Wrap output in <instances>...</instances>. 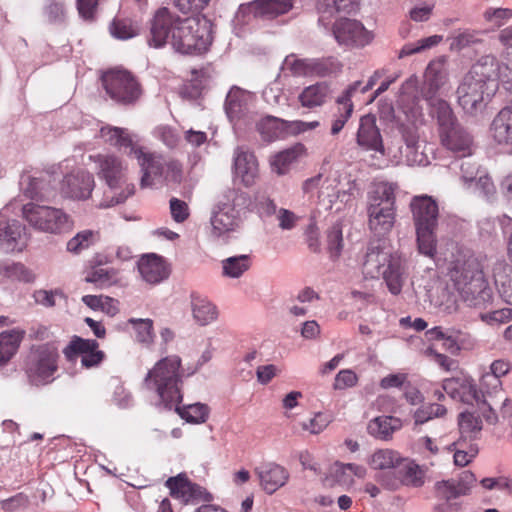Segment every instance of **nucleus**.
I'll return each instance as SVG.
<instances>
[{
	"instance_id": "obj_24",
	"label": "nucleus",
	"mask_w": 512,
	"mask_h": 512,
	"mask_svg": "<svg viewBox=\"0 0 512 512\" xmlns=\"http://www.w3.org/2000/svg\"><path fill=\"white\" fill-rule=\"evenodd\" d=\"M448 74L445 64L441 60L431 61L424 73L422 94L425 99H433L440 89L447 83Z\"/></svg>"
},
{
	"instance_id": "obj_59",
	"label": "nucleus",
	"mask_w": 512,
	"mask_h": 512,
	"mask_svg": "<svg viewBox=\"0 0 512 512\" xmlns=\"http://www.w3.org/2000/svg\"><path fill=\"white\" fill-rule=\"evenodd\" d=\"M480 319L489 325L507 323L512 319V309L503 308L488 313H482L480 314Z\"/></svg>"
},
{
	"instance_id": "obj_28",
	"label": "nucleus",
	"mask_w": 512,
	"mask_h": 512,
	"mask_svg": "<svg viewBox=\"0 0 512 512\" xmlns=\"http://www.w3.org/2000/svg\"><path fill=\"white\" fill-rule=\"evenodd\" d=\"M331 89L326 82H317L305 87L298 95L302 107L315 109L323 106L330 98Z\"/></svg>"
},
{
	"instance_id": "obj_63",
	"label": "nucleus",
	"mask_w": 512,
	"mask_h": 512,
	"mask_svg": "<svg viewBox=\"0 0 512 512\" xmlns=\"http://www.w3.org/2000/svg\"><path fill=\"white\" fill-rule=\"evenodd\" d=\"M476 41V35L473 32L459 31L451 37L450 47L453 50H461Z\"/></svg>"
},
{
	"instance_id": "obj_13",
	"label": "nucleus",
	"mask_w": 512,
	"mask_h": 512,
	"mask_svg": "<svg viewBox=\"0 0 512 512\" xmlns=\"http://www.w3.org/2000/svg\"><path fill=\"white\" fill-rule=\"evenodd\" d=\"M58 350L50 344L39 346L28 358L26 373L30 381L36 385L51 381L58 369Z\"/></svg>"
},
{
	"instance_id": "obj_40",
	"label": "nucleus",
	"mask_w": 512,
	"mask_h": 512,
	"mask_svg": "<svg viewBox=\"0 0 512 512\" xmlns=\"http://www.w3.org/2000/svg\"><path fill=\"white\" fill-rule=\"evenodd\" d=\"M99 239L100 232L98 230H82L67 242V251L73 254H80L98 242Z\"/></svg>"
},
{
	"instance_id": "obj_34",
	"label": "nucleus",
	"mask_w": 512,
	"mask_h": 512,
	"mask_svg": "<svg viewBox=\"0 0 512 512\" xmlns=\"http://www.w3.org/2000/svg\"><path fill=\"white\" fill-rule=\"evenodd\" d=\"M402 426L401 420L392 416H379L372 419L367 426L368 433L381 440H389L393 433Z\"/></svg>"
},
{
	"instance_id": "obj_3",
	"label": "nucleus",
	"mask_w": 512,
	"mask_h": 512,
	"mask_svg": "<svg viewBox=\"0 0 512 512\" xmlns=\"http://www.w3.org/2000/svg\"><path fill=\"white\" fill-rule=\"evenodd\" d=\"M363 273L366 277L377 279L383 277L389 291L398 295L403 286L404 267L401 257L388 246L380 243L368 247Z\"/></svg>"
},
{
	"instance_id": "obj_11",
	"label": "nucleus",
	"mask_w": 512,
	"mask_h": 512,
	"mask_svg": "<svg viewBox=\"0 0 512 512\" xmlns=\"http://www.w3.org/2000/svg\"><path fill=\"white\" fill-rule=\"evenodd\" d=\"M23 217L37 230L59 234L71 230L73 221L61 209L27 203L23 206Z\"/></svg>"
},
{
	"instance_id": "obj_61",
	"label": "nucleus",
	"mask_w": 512,
	"mask_h": 512,
	"mask_svg": "<svg viewBox=\"0 0 512 512\" xmlns=\"http://www.w3.org/2000/svg\"><path fill=\"white\" fill-rule=\"evenodd\" d=\"M170 213L172 216V219L177 223H183L185 220L188 219L190 213H189V207L188 204L180 200L178 198H171L170 199Z\"/></svg>"
},
{
	"instance_id": "obj_46",
	"label": "nucleus",
	"mask_w": 512,
	"mask_h": 512,
	"mask_svg": "<svg viewBox=\"0 0 512 512\" xmlns=\"http://www.w3.org/2000/svg\"><path fill=\"white\" fill-rule=\"evenodd\" d=\"M459 429L462 435L469 438H476L482 430V420L478 415L472 412H463L458 419Z\"/></svg>"
},
{
	"instance_id": "obj_36",
	"label": "nucleus",
	"mask_w": 512,
	"mask_h": 512,
	"mask_svg": "<svg viewBox=\"0 0 512 512\" xmlns=\"http://www.w3.org/2000/svg\"><path fill=\"white\" fill-rule=\"evenodd\" d=\"M402 456L392 449L376 450L369 458L368 464L374 470L393 471L401 463Z\"/></svg>"
},
{
	"instance_id": "obj_55",
	"label": "nucleus",
	"mask_w": 512,
	"mask_h": 512,
	"mask_svg": "<svg viewBox=\"0 0 512 512\" xmlns=\"http://www.w3.org/2000/svg\"><path fill=\"white\" fill-rule=\"evenodd\" d=\"M343 247L342 229L339 225H333L327 231V249L331 258H338Z\"/></svg>"
},
{
	"instance_id": "obj_57",
	"label": "nucleus",
	"mask_w": 512,
	"mask_h": 512,
	"mask_svg": "<svg viewBox=\"0 0 512 512\" xmlns=\"http://www.w3.org/2000/svg\"><path fill=\"white\" fill-rule=\"evenodd\" d=\"M116 277L113 269L97 268L93 270L86 278V282L94 283L99 287L110 285Z\"/></svg>"
},
{
	"instance_id": "obj_16",
	"label": "nucleus",
	"mask_w": 512,
	"mask_h": 512,
	"mask_svg": "<svg viewBox=\"0 0 512 512\" xmlns=\"http://www.w3.org/2000/svg\"><path fill=\"white\" fill-rule=\"evenodd\" d=\"M63 354L69 362H74L78 356H81V364L87 369L99 366L105 358V353L99 349V343L96 340L84 339L76 335L63 349Z\"/></svg>"
},
{
	"instance_id": "obj_6",
	"label": "nucleus",
	"mask_w": 512,
	"mask_h": 512,
	"mask_svg": "<svg viewBox=\"0 0 512 512\" xmlns=\"http://www.w3.org/2000/svg\"><path fill=\"white\" fill-rule=\"evenodd\" d=\"M396 187L382 182L369 194L367 205L368 227L375 236L391 232L396 221Z\"/></svg>"
},
{
	"instance_id": "obj_30",
	"label": "nucleus",
	"mask_w": 512,
	"mask_h": 512,
	"mask_svg": "<svg viewBox=\"0 0 512 512\" xmlns=\"http://www.w3.org/2000/svg\"><path fill=\"white\" fill-rule=\"evenodd\" d=\"M292 0H255L250 9L255 17L273 19L291 10Z\"/></svg>"
},
{
	"instance_id": "obj_43",
	"label": "nucleus",
	"mask_w": 512,
	"mask_h": 512,
	"mask_svg": "<svg viewBox=\"0 0 512 512\" xmlns=\"http://www.w3.org/2000/svg\"><path fill=\"white\" fill-rule=\"evenodd\" d=\"M303 149V145L299 144L276 154L271 160L273 171L278 175L285 174L289 170L290 165L299 157Z\"/></svg>"
},
{
	"instance_id": "obj_54",
	"label": "nucleus",
	"mask_w": 512,
	"mask_h": 512,
	"mask_svg": "<svg viewBox=\"0 0 512 512\" xmlns=\"http://www.w3.org/2000/svg\"><path fill=\"white\" fill-rule=\"evenodd\" d=\"M331 422L330 417L322 412H317L312 418L307 421L300 422V427L303 431H307L311 434L321 433Z\"/></svg>"
},
{
	"instance_id": "obj_32",
	"label": "nucleus",
	"mask_w": 512,
	"mask_h": 512,
	"mask_svg": "<svg viewBox=\"0 0 512 512\" xmlns=\"http://www.w3.org/2000/svg\"><path fill=\"white\" fill-rule=\"evenodd\" d=\"M99 133L105 143L118 149L129 148L131 154H134L139 147L134 143L132 135L125 128L104 126Z\"/></svg>"
},
{
	"instance_id": "obj_44",
	"label": "nucleus",
	"mask_w": 512,
	"mask_h": 512,
	"mask_svg": "<svg viewBox=\"0 0 512 512\" xmlns=\"http://www.w3.org/2000/svg\"><path fill=\"white\" fill-rule=\"evenodd\" d=\"M251 267V259L248 255L229 257L222 261L223 275L238 278Z\"/></svg>"
},
{
	"instance_id": "obj_45",
	"label": "nucleus",
	"mask_w": 512,
	"mask_h": 512,
	"mask_svg": "<svg viewBox=\"0 0 512 512\" xmlns=\"http://www.w3.org/2000/svg\"><path fill=\"white\" fill-rule=\"evenodd\" d=\"M359 7V0H317V9L321 13L332 15L335 12L350 14Z\"/></svg>"
},
{
	"instance_id": "obj_20",
	"label": "nucleus",
	"mask_w": 512,
	"mask_h": 512,
	"mask_svg": "<svg viewBox=\"0 0 512 512\" xmlns=\"http://www.w3.org/2000/svg\"><path fill=\"white\" fill-rule=\"evenodd\" d=\"M25 226L18 220L0 216V245L8 251L21 252L27 246Z\"/></svg>"
},
{
	"instance_id": "obj_48",
	"label": "nucleus",
	"mask_w": 512,
	"mask_h": 512,
	"mask_svg": "<svg viewBox=\"0 0 512 512\" xmlns=\"http://www.w3.org/2000/svg\"><path fill=\"white\" fill-rule=\"evenodd\" d=\"M446 413L447 409L443 405L437 403L428 404L421 406L415 411L414 421L416 425H422L434 418L444 417Z\"/></svg>"
},
{
	"instance_id": "obj_1",
	"label": "nucleus",
	"mask_w": 512,
	"mask_h": 512,
	"mask_svg": "<svg viewBox=\"0 0 512 512\" xmlns=\"http://www.w3.org/2000/svg\"><path fill=\"white\" fill-rule=\"evenodd\" d=\"M184 370L182 361L178 355H170L157 361L145 377L147 389L154 391L160 403L167 409H175L182 418L190 423L205 422L209 409L201 403L191 404L182 410L179 404L182 402V378Z\"/></svg>"
},
{
	"instance_id": "obj_60",
	"label": "nucleus",
	"mask_w": 512,
	"mask_h": 512,
	"mask_svg": "<svg viewBox=\"0 0 512 512\" xmlns=\"http://www.w3.org/2000/svg\"><path fill=\"white\" fill-rule=\"evenodd\" d=\"M452 445L455 447L453 458L457 466L464 467L468 465L478 454V448L475 445H470L467 451L457 448L461 446L460 442L453 443Z\"/></svg>"
},
{
	"instance_id": "obj_25",
	"label": "nucleus",
	"mask_w": 512,
	"mask_h": 512,
	"mask_svg": "<svg viewBox=\"0 0 512 512\" xmlns=\"http://www.w3.org/2000/svg\"><path fill=\"white\" fill-rule=\"evenodd\" d=\"M357 143L366 150L384 153L381 134L373 117L364 116L360 119Z\"/></svg>"
},
{
	"instance_id": "obj_31",
	"label": "nucleus",
	"mask_w": 512,
	"mask_h": 512,
	"mask_svg": "<svg viewBox=\"0 0 512 512\" xmlns=\"http://www.w3.org/2000/svg\"><path fill=\"white\" fill-rule=\"evenodd\" d=\"M360 86L361 81H355L354 83L349 85L339 96V102L344 103V112L340 111V114L335 115V119L333 120L331 125L332 135H337L352 116L354 110L352 97L354 93L360 88Z\"/></svg>"
},
{
	"instance_id": "obj_62",
	"label": "nucleus",
	"mask_w": 512,
	"mask_h": 512,
	"mask_svg": "<svg viewBox=\"0 0 512 512\" xmlns=\"http://www.w3.org/2000/svg\"><path fill=\"white\" fill-rule=\"evenodd\" d=\"M330 475L340 485L350 486L353 484V478L350 476L347 464L335 462L330 467Z\"/></svg>"
},
{
	"instance_id": "obj_38",
	"label": "nucleus",
	"mask_w": 512,
	"mask_h": 512,
	"mask_svg": "<svg viewBox=\"0 0 512 512\" xmlns=\"http://www.w3.org/2000/svg\"><path fill=\"white\" fill-rule=\"evenodd\" d=\"M191 305L193 317L200 325H207L217 318V308L209 300L193 294Z\"/></svg>"
},
{
	"instance_id": "obj_58",
	"label": "nucleus",
	"mask_w": 512,
	"mask_h": 512,
	"mask_svg": "<svg viewBox=\"0 0 512 512\" xmlns=\"http://www.w3.org/2000/svg\"><path fill=\"white\" fill-rule=\"evenodd\" d=\"M358 383L357 374L351 369L340 370L334 379L333 388L335 390H345L355 387Z\"/></svg>"
},
{
	"instance_id": "obj_52",
	"label": "nucleus",
	"mask_w": 512,
	"mask_h": 512,
	"mask_svg": "<svg viewBox=\"0 0 512 512\" xmlns=\"http://www.w3.org/2000/svg\"><path fill=\"white\" fill-rule=\"evenodd\" d=\"M435 495L439 499L448 501L465 495V490L459 488L456 480H444L435 484Z\"/></svg>"
},
{
	"instance_id": "obj_14",
	"label": "nucleus",
	"mask_w": 512,
	"mask_h": 512,
	"mask_svg": "<svg viewBox=\"0 0 512 512\" xmlns=\"http://www.w3.org/2000/svg\"><path fill=\"white\" fill-rule=\"evenodd\" d=\"M285 69L295 77H326L341 71L342 65L332 57L297 58L295 54L286 56Z\"/></svg>"
},
{
	"instance_id": "obj_21",
	"label": "nucleus",
	"mask_w": 512,
	"mask_h": 512,
	"mask_svg": "<svg viewBox=\"0 0 512 512\" xmlns=\"http://www.w3.org/2000/svg\"><path fill=\"white\" fill-rule=\"evenodd\" d=\"M443 390L453 399H457L463 403L472 404L483 400L480 390L471 378H449L445 379L442 384Z\"/></svg>"
},
{
	"instance_id": "obj_5",
	"label": "nucleus",
	"mask_w": 512,
	"mask_h": 512,
	"mask_svg": "<svg viewBox=\"0 0 512 512\" xmlns=\"http://www.w3.org/2000/svg\"><path fill=\"white\" fill-rule=\"evenodd\" d=\"M89 158L96 165L98 178L104 181L112 191L121 190L109 201L100 202L99 207L107 208L122 203L134 194L135 187L128 183V166L123 159L115 154H96Z\"/></svg>"
},
{
	"instance_id": "obj_42",
	"label": "nucleus",
	"mask_w": 512,
	"mask_h": 512,
	"mask_svg": "<svg viewBox=\"0 0 512 512\" xmlns=\"http://www.w3.org/2000/svg\"><path fill=\"white\" fill-rule=\"evenodd\" d=\"M110 34L118 40H129L139 34L138 24L129 18H114L109 25Z\"/></svg>"
},
{
	"instance_id": "obj_12",
	"label": "nucleus",
	"mask_w": 512,
	"mask_h": 512,
	"mask_svg": "<svg viewBox=\"0 0 512 512\" xmlns=\"http://www.w3.org/2000/svg\"><path fill=\"white\" fill-rule=\"evenodd\" d=\"M426 471L415 460L401 458V463L393 471L380 473L376 481L385 489L395 491L402 486L420 488L426 482Z\"/></svg>"
},
{
	"instance_id": "obj_23",
	"label": "nucleus",
	"mask_w": 512,
	"mask_h": 512,
	"mask_svg": "<svg viewBox=\"0 0 512 512\" xmlns=\"http://www.w3.org/2000/svg\"><path fill=\"white\" fill-rule=\"evenodd\" d=\"M138 271L149 284H158L167 279L170 270L165 260L156 254H147L138 261Z\"/></svg>"
},
{
	"instance_id": "obj_19",
	"label": "nucleus",
	"mask_w": 512,
	"mask_h": 512,
	"mask_svg": "<svg viewBox=\"0 0 512 512\" xmlns=\"http://www.w3.org/2000/svg\"><path fill=\"white\" fill-rule=\"evenodd\" d=\"M94 186L93 175L86 170H79L65 176L62 192L69 198L84 200L90 197Z\"/></svg>"
},
{
	"instance_id": "obj_26",
	"label": "nucleus",
	"mask_w": 512,
	"mask_h": 512,
	"mask_svg": "<svg viewBox=\"0 0 512 512\" xmlns=\"http://www.w3.org/2000/svg\"><path fill=\"white\" fill-rule=\"evenodd\" d=\"M260 484L263 489L272 494L277 491L280 487H282L289 478L288 471L275 463H269L257 470Z\"/></svg>"
},
{
	"instance_id": "obj_8",
	"label": "nucleus",
	"mask_w": 512,
	"mask_h": 512,
	"mask_svg": "<svg viewBox=\"0 0 512 512\" xmlns=\"http://www.w3.org/2000/svg\"><path fill=\"white\" fill-rule=\"evenodd\" d=\"M171 46L181 54H201L212 43L211 24L206 18H181Z\"/></svg>"
},
{
	"instance_id": "obj_4",
	"label": "nucleus",
	"mask_w": 512,
	"mask_h": 512,
	"mask_svg": "<svg viewBox=\"0 0 512 512\" xmlns=\"http://www.w3.org/2000/svg\"><path fill=\"white\" fill-rule=\"evenodd\" d=\"M419 252L433 257L436 253V229L438 226L439 207L428 195L414 196L410 202Z\"/></svg>"
},
{
	"instance_id": "obj_56",
	"label": "nucleus",
	"mask_w": 512,
	"mask_h": 512,
	"mask_svg": "<svg viewBox=\"0 0 512 512\" xmlns=\"http://www.w3.org/2000/svg\"><path fill=\"white\" fill-rule=\"evenodd\" d=\"M35 302L45 307H53L56 305L57 299L66 300V296L61 289L55 290H36L33 294Z\"/></svg>"
},
{
	"instance_id": "obj_22",
	"label": "nucleus",
	"mask_w": 512,
	"mask_h": 512,
	"mask_svg": "<svg viewBox=\"0 0 512 512\" xmlns=\"http://www.w3.org/2000/svg\"><path fill=\"white\" fill-rule=\"evenodd\" d=\"M233 170L245 186L253 185L258 175V162L255 155L244 147H237L234 151Z\"/></svg>"
},
{
	"instance_id": "obj_41",
	"label": "nucleus",
	"mask_w": 512,
	"mask_h": 512,
	"mask_svg": "<svg viewBox=\"0 0 512 512\" xmlns=\"http://www.w3.org/2000/svg\"><path fill=\"white\" fill-rule=\"evenodd\" d=\"M0 277L11 281L33 282L35 275L22 263L1 262Z\"/></svg>"
},
{
	"instance_id": "obj_17",
	"label": "nucleus",
	"mask_w": 512,
	"mask_h": 512,
	"mask_svg": "<svg viewBox=\"0 0 512 512\" xmlns=\"http://www.w3.org/2000/svg\"><path fill=\"white\" fill-rule=\"evenodd\" d=\"M333 34L337 42L346 46L363 47L372 40L371 33L357 20L342 18L335 22Z\"/></svg>"
},
{
	"instance_id": "obj_39",
	"label": "nucleus",
	"mask_w": 512,
	"mask_h": 512,
	"mask_svg": "<svg viewBox=\"0 0 512 512\" xmlns=\"http://www.w3.org/2000/svg\"><path fill=\"white\" fill-rule=\"evenodd\" d=\"M426 100L429 102V105L431 107L432 116L437 119L439 130L457 122L448 102H446L443 99L437 98L436 96L433 97V99Z\"/></svg>"
},
{
	"instance_id": "obj_50",
	"label": "nucleus",
	"mask_w": 512,
	"mask_h": 512,
	"mask_svg": "<svg viewBox=\"0 0 512 512\" xmlns=\"http://www.w3.org/2000/svg\"><path fill=\"white\" fill-rule=\"evenodd\" d=\"M128 323L134 327L137 341L144 344L153 342V321L151 319L130 318Z\"/></svg>"
},
{
	"instance_id": "obj_27",
	"label": "nucleus",
	"mask_w": 512,
	"mask_h": 512,
	"mask_svg": "<svg viewBox=\"0 0 512 512\" xmlns=\"http://www.w3.org/2000/svg\"><path fill=\"white\" fill-rule=\"evenodd\" d=\"M166 487L170 490L173 497L185 502L200 498L202 495L201 486L192 483L186 474H179L175 477H170L166 481Z\"/></svg>"
},
{
	"instance_id": "obj_33",
	"label": "nucleus",
	"mask_w": 512,
	"mask_h": 512,
	"mask_svg": "<svg viewBox=\"0 0 512 512\" xmlns=\"http://www.w3.org/2000/svg\"><path fill=\"white\" fill-rule=\"evenodd\" d=\"M401 134L405 143V148L401 149L408 165L420 164L423 161L422 154L419 152V133L415 126H402Z\"/></svg>"
},
{
	"instance_id": "obj_29",
	"label": "nucleus",
	"mask_w": 512,
	"mask_h": 512,
	"mask_svg": "<svg viewBox=\"0 0 512 512\" xmlns=\"http://www.w3.org/2000/svg\"><path fill=\"white\" fill-rule=\"evenodd\" d=\"M491 134L499 145L512 144V108L505 107L495 116Z\"/></svg>"
},
{
	"instance_id": "obj_7",
	"label": "nucleus",
	"mask_w": 512,
	"mask_h": 512,
	"mask_svg": "<svg viewBox=\"0 0 512 512\" xmlns=\"http://www.w3.org/2000/svg\"><path fill=\"white\" fill-rule=\"evenodd\" d=\"M484 70L480 63L473 65L457 89L458 103L467 113L481 110L496 91V83Z\"/></svg>"
},
{
	"instance_id": "obj_10",
	"label": "nucleus",
	"mask_w": 512,
	"mask_h": 512,
	"mask_svg": "<svg viewBox=\"0 0 512 512\" xmlns=\"http://www.w3.org/2000/svg\"><path fill=\"white\" fill-rule=\"evenodd\" d=\"M142 170L141 186L147 187L153 184V180L163 177L167 181L178 182L181 178V164L172 159H166L162 155L147 152L143 147H138L134 153Z\"/></svg>"
},
{
	"instance_id": "obj_2",
	"label": "nucleus",
	"mask_w": 512,
	"mask_h": 512,
	"mask_svg": "<svg viewBox=\"0 0 512 512\" xmlns=\"http://www.w3.org/2000/svg\"><path fill=\"white\" fill-rule=\"evenodd\" d=\"M452 280L462 300L471 307L485 308L492 300V289L485 279L478 257L469 255L463 264L456 267Z\"/></svg>"
},
{
	"instance_id": "obj_47",
	"label": "nucleus",
	"mask_w": 512,
	"mask_h": 512,
	"mask_svg": "<svg viewBox=\"0 0 512 512\" xmlns=\"http://www.w3.org/2000/svg\"><path fill=\"white\" fill-rule=\"evenodd\" d=\"M211 224L214 233L221 236L234 231L238 227V220L229 212L219 211L212 217Z\"/></svg>"
},
{
	"instance_id": "obj_15",
	"label": "nucleus",
	"mask_w": 512,
	"mask_h": 512,
	"mask_svg": "<svg viewBox=\"0 0 512 512\" xmlns=\"http://www.w3.org/2000/svg\"><path fill=\"white\" fill-rule=\"evenodd\" d=\"M180 20L181 17L168 8H159L150 22V34L147 39L149 46L161 48L167 43L171 44Z\"/></svg>"
},
{
	"instance_id": "obj_64",
	"label": "nucleus",
	"mask_w": 512,
	"mask_h": 512,
	"mask_svg": "<svg viewBox=\"0 0 512 512\" xmlns=\"http://www.w3.org/2000/svg\"><path fill=\"white\" fill-rule=\"evenodd\" d=\"M484 18L488 22H494L500 26L504 20L512 18V9L508 8H489L484 12Z\"/></svg>"
},
{
	"instance_id": "obj_49",
	"label": "nucleus",
	"mask_w": 512,
	"mask_h": 512,
	"mask_svg": "<svg viewBox=\"0 0 512 512\" xmlns=\"http://www.w3.org/2000/svg\"><path fill=\"white\" fill-rule=\"evenodd\" d=\"M248 93L238 87H233L227 94L225 106L228 113L238 114L246 106Z\"/></svg>"
},
{
	"instance_id": "obj_18",
	"label": "nucleus",
	"mask_w": 512,
	"mask_h": 512,
	"mask_svg": "<svg viewBox=\"0 0 512 512\" xmlns=\"http://www.w3.org/2000/svg\"><path fill=\"white\" fill-rule=\"evenodd\" d=\"M439 137L442 146L456 156L472 154L473 138L458 122L440 129Z\"/></svg>"
},
{
	"instance_id": "obj_37",
	"label": "nucleus",
	"mask_w": 512,
	"mask_h": 512,
	"mask_svg": "<svg viewBox=\"0 0 512 512\" xmlns=\"http://www.w3.org/2000/svg\"><path fill=\"white\" fill-rule=\"evenodd\" d=\"M23 332L8 330L0 333V365H5L17 352Z\"/></svg>"
},
{
	"instance_id": "obj_53",
	"label": "nucleus",
	"mask_w": 512,
	"mask_h": 512,
	"mask_svg": "<svg viewBox=\"0 0 512 512\" xmlns=\"http://www.w3.org/2000/svg\"><path fill=\"white\" fill-rule=\"evenodd\" d=\"M479 390L483 399L486 396L497 395L502 391V380L486 371L480 377Z\"/></svg>"
},
{
	"instance_id": "obj_51",
	"label": "nucleus",
	"mask_w": 512,
	"mask_h": 512,
	"mask_svg": "<svg viewBox=\"0 0 512 512\" xmlns=\"http://www.w3.org/2000/svg\"><path fill=\"white\" fill-rule=\"evenodd\" d=\"M442 40V36L433 35L427 38L418 40L416 43L405 44L399 52V58L410 56L412 54L421 52L438 45Z\"/></svg>"
},
{
	"instance_id": "obj_9",
	"label": "nucleus",
	"mask_w": 512,
	"mask_h": 512,
	"mask_svg": "<svg viewBox=\"0 0 512 512\" xmlns=\"http://www.w3.org/2000/svg\"><path fill=\"white\" fill-rule=\"evenodd\" d=\"M100 80L108 97L118 105L133 106L142 96L141 83L126 69L112 68L104 71Z\"/></svg>"
},
{
	"instance_id": "obj_35",
	"label": "nucleus",
	"mask_w": 512,
	"mask_h": 512,
	"mask_svg": "<svg viewBox=\"0 0 512 512\" xmlns=\"http://www.w3.org/2000/svg\"><path fill=\"white\" fill-rule=\"evenodd\" d=\"M289 124V121L269 116L257 124V130L265 141H273L285 137L291 131Z\"/></svg>"
}]
</instances>
